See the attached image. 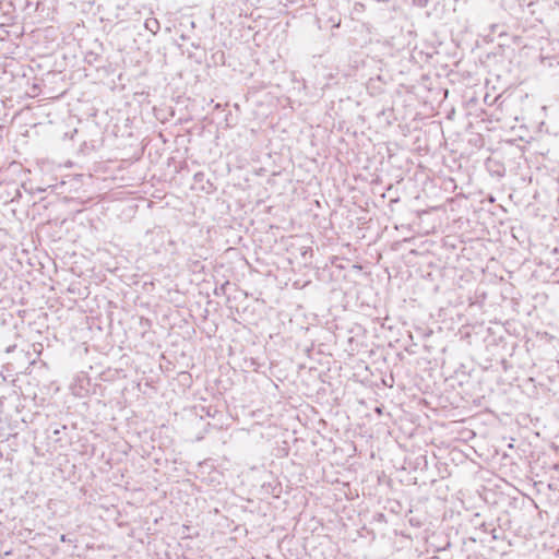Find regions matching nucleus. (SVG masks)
Listing matches in <instances>:
<instances>
[{
    "label": "nucleus",
    "mask_w": 559,
    "mask_h": 559,
    "mask_svg": "<svg viewBox=\"0 0 559 559\" xmlns=\"http://www.w3.org/2000/svg\"><path fill=\"white\" fill-rule=\"evenodd\" d=\"M145 27L152 33H156L159 29V23L156 19H148L145 22Z\"/></svg>",
    "instance_id": "obj_1"
},
{
    "label": "nucleus",
    "mask_w": 559,
    "mask_h": 559,
    "mask_svg": "<svg viewBox=\"0 0 559 559\" xmlns=\"http://www.w3.org/2000/svg\"><path fill=\"white\" fill-rule=\"evenodd\" d=\"M204 178H205L204 173H201V171H200V173H197V174L194 175L193 180H194V182H195V183H202V182H203V180H204Z\"/></svg>",
    "instance_id": "obj_2"
},
{
    "label": "nucleus",
    "mask_w": 559,
    "mask_h": 559,
    "mask_svg": "<svg viewBox=\"0 0 559 559\" xmlns=\"http://www.w3.org/2000/svg\"><path fill=\"white\" fill-rule=\"evenodd\" d=\"M206 183L209 185V188L202 185L201 189L205 191L206 193H210L212 191V183L207 180Z\"/></svg>",
    "instance_id": "obj_3"
}]
</instances>
